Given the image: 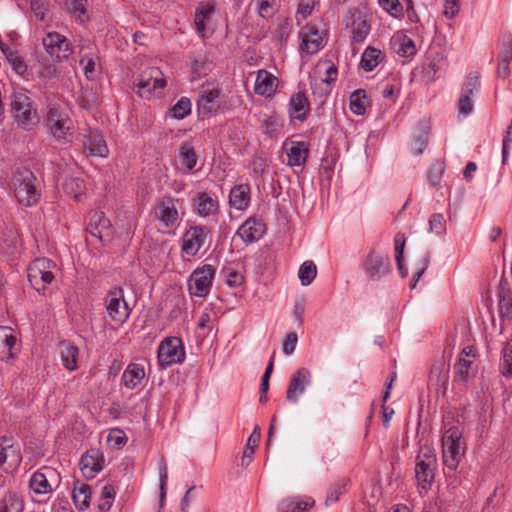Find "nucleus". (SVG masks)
Returning a JSON list of instances; mask_svg holds the SVG:
<instances>
[{
    "instance_id": "obj_1",
    "label": "nucleus",
    "mask_w": 512,
    "mask_h": 512,
    "mask_svg": "<svg viewBox=\"0 0 512 512\" xmlns=\"http://www.w3.org/2000/svg\"><path fill=\"white\" fill-rule=\"evenodd\" d=\"M150 217L163 233H170L181 222V201L171 194L157 197L151 208Z\"/></svg>"
},
{
    "instance_id": "obj_2",
    "label": "nucleus",
    "mask_w": 512,
    "mask_h": 512,
    "mask_svg": "<svg viewBox=\"0 0 512 512\" xmlns=\"http://www.w3.org/2000/svg\"><path fill=\"white\" fill-rule=\"evenodd\" d=\"M10 113L17 127L24 131H32L40 123L36 103L24 91H14L12 93Z\"/></svg>"
},
{
    "instance_id": "obj_3",
    "label": "nucleus",
    "mask_w": 512,
    "mask_h": 512,
    "mask_svg": "<svg viewBox=\"0 0 512 512\" xmlns=\"http://www.w3.org/2000/svg\"><path fill=\"white\" fill-rule=\"evenodd\" d=\"M36 177L26 168L17 169L11 178V187L19 204L31 207L40 200L41 194L35 185Z\"/></svg>"
},
{
    "instance_id": "obj_4",
    "label": "nucleus",
    "mask_w": 512,
    "mask_h": 512,
    "mask_svg": "<svg viewBox=\"0 0 512 512\" xmlns=\"http://www.w3.org/2000/svg\"><path fill=\"white\" fill-rule=\"evenodd\" d=\"M226 108V101L219 86L206 81L197 89V110L203 117H210Z\"/></svg>"
},
{
    "instance_id": "obj_5",
    "label": "nucleus",
    "mask_w": 512,
    "mask_h": 512,
    "mask_svg": "<svg viewBox=\"0 0 512 512\" xmlns=\"http://www.w3.org/2000/svg\"><path fill=\"white\" fill-rule=\"evenodd\" d=\"M46 125L52 136L60 143H69L73 137V121L57 104L47 106Z\"/></svg>"
},
{
    "instance_id": "obj_6",
    "label": "nucleus",
    "mask_w": 512,
    "mask_h": 512,
    "mask_svg": "<svg viewBox=\"0 0 512 512\" xmlns=\"http://www.w3.org/2000/svg\"><path fill=\"white\" fill-rule=\"evenodd\" d=\"M462 432L456 426L447 429L442 437V456L446 468L455 471L464 455Z\"/></svg>"
},
{
    "instance_id": "obj_7",
    "label": "nucleus",
    "mask_w": 512,
    "mask_h": 512,
    "mask_svg": "<svg viewBox=\"0 0 512 512\" xmlns=\"http://www.w3.org/2000/svg\"><path fill=\"white\" fill-rule=\"evenodd\" d=\"M56 263L48 258H36L27 268V277L30 285L39 293L45 294V290L55 278Z\"/></svg>"
},
{
    "instance_id": "obj_8",
    "label": "nucleus",
    "mask_w": 512,
    "mask_h": 512,
    "mask_svg": "<svg viewBox=\"0 0 512 512\" xmlns=\"http://www.w3.org/2000/svg\"><path fill=\"white\" fill-rule=\"evenodd\" d=\"M103 304L110 320L117 324H124L132 313V308L125 299L124 289L120 286L107 291Z\"/></svg>"
},
{
    "instance_id": "obj_9",
    "label": "nucleus",
    "mask_w": 512,
    "mask_h": 512,
    "mask_svg": "<svg viewBox=\"0 0 512 512\" xmlns=\"http://www.w3.org/2000/svg\"><path fill=\"white\" fill-rule=\"evenodd\" d=\"M436 467L437 458L432 449L425 448L417 455L415 462V479L419 489L428 491L431 488L435 479Z\"/></svg>"
},
{
    "instance_id": "obj_10",
    "label": "nucleus",
    "mask_w": 512,
    "mask_h": 512,
    "mask_svg": "<svg viewBox=\"0 0 512 512\" xmlns=\"http://www.w3.org/2000/svg\"><path fill=\"white\" fill-rule=\"evenodd\" d=\"M157 358L162 369L183 363L186 352L182 339L176 336L165 337L158 346Z\"/></svg>"
},
{
    "instance_id": "obj_11",
    "label": "nucleus",
    "mask_w": 512,
    "mask_h": 512,
    "mask_svg": "<svg viewBox=\"0 0 512 512\" xmlns=\"http://www.w3.org/2000/svg\"><path fill=\"white\" fill-rule=\"evenodd\" d=\"M215 273L216 269L211 264H204L196 268L188 281L190 294L200 298L206 297L211 290Z\"/></svg>"
},
{
    "instance_id": "obj_12",
    "label": "nucleus",
    "mask_w": 512,
    "mask_h": 512,
    "mask_svg": "<svg viewBox=\"0 0 512 512\" xmlns=\"http://www.w3.org/2000/svg\"><path fill=\"white\" fill-rule=\"evenodd\" d=\"M480 88V74L471 72L467 75L465 82L461 87L460 97L457 102L458 118H467L474 109L472 96L478 92Z\"/></svg>"
},
{
    "instance_id": "obj_13",
    "label": "nucleus",
    "mask_w": 512,
    "mask_h": 512,
    "mask_svg": "<svg viewBox=\"0 0 512 512\" xmlns=\"http://www.w3.org/2000/svg\"><path fill=\"white\" fill-rule=\"evenodd\" d=\"M362 270L373 281H378L390 273L389 256L371 249L362 261Z\"/></svg>"
},
{
    "instance_id": "obj_14",
    "label": "nucleus",
    "mask_w": 512,
    "mask_h": 512,
    "mask_svg": "<svg viewBox=\"0 0 512 512\" xmlns=\"http://www.w3.org/2000/svg\"><path fill=\"white\" fill-rule=\"evenodd\" d=\"M166 86L162 71L157 67H148L139 76L136 83V92L142 98H150L156 90H162Z\"/></svg>"
},
{
    "instance_id": "obj_15",
    "label": "nucleus",
    "mask_w": 512,
    "mask_h": 512,
    "mask_svg": "<svg viewBox=\"0 0 512 512\" xmlns=\"http://www.w3.org/2000/svg\"><path fill=\"white\" fill-rule=\"evenodd\" d=\"M299 38L301 52L307 55H314L324 47V31L318 27L317 23L310 22L302 27Z\"/></svg>"
},
{
    "instance_id": "obj_16",
    "label": "nucleus",
    "mask_w": 512,
    "mask_h": 512,
    "mask_svg": "<svg viewBox=\"0 0 512 512\" xmlns=\"http://www.w3.org/2000/svg\"><path fill=\"white\" fill-rule=\"evenodd\" d=\"M42 44L46 52L58 62L68 59L73 52L70 41L58 32H48Z\"/></svg>"
},
{
    "instance_id": "obj_17",
    "label": "nucleus",
    "mask_w": 512,
    "mask_h": 512,
    "mask_svg": "<svg viewBox=\"0 0 512 512\" xmlns=\"http://www.w3.org/2000/svg\"><path fill=\"white\" fill-rule=\"evenodd\" d=\"M210 231L205 226H192L185 231L182 237L181 251L188 256H195L205 246Z\"/></svg>"
},
{
    "instance_id": "obj_18",
    "label": "nucleus",
    "mask_w": 512,
    "mask_h": 512,
    "mask_svg": "<svg viewBox=\"0 0 512 512\" xmlns=\"http://www.w3.org/2000/svg\"><path fill=\"white\" fill-rule=\"evenodd\" d=\"M266 233V224L261 217L250 216L237 229L238 235L246 244L259 241Z\"/></svg>"
},
{
    "instance_id": "obj_19",
    "label": "nucleus",
    "mask_w": 512,
    "mask_h": 512,
    "mask_svg": "<svg viewBox=\"0 0 512 512\" xmlns=\"http://www.w3.org/2000/svg\"><path fill=\"white\" fill-rule=\"evenodd\" d=\"M83 148L90 156L106 158L109 155V149L104 135L97 129L89 128L83 134Z\"/></svg>"
},
{
    "instance_id": "obj_20",
    "label": "nucleus",
    "mask_w": 512,
    "mask_h": 512,
    "mask_svg": "<svg viewBox=\"0 0 512 512\" xmlns=\"http://www.w3.org/2000/svg\"><path fill=\"white\" fill-rule=\"evenodd\" d=\"M20 352V341L14 330L8 326H0V360L7 362L14 359Z\"/></svg>"
},
{
    "instance_id": "obj_21",
    "label": "nucleus",
    "mask_w": 512,
    "mask_h": 512,
    "mask_svg": "<svg viewBox=\"0 0 512 512\" xmlns=\"http://www.w3.org/2000/svg\"><path fill=\"white\" fill-rule=\"evenodd\" d=\"M311 383V372L307 368H300L292 374L287 391L286 398L288 401L296 403L299 396L302 395L306 387Z\"/></svg>"
},
{
    "instance_id": "obj_22",
    "label": "nucleus",
    "mask_w": 512,
    "mask_h": 512,
    "mask_svg": "<svg viewBox=\"0 0 512 512\" xmlns=\"http://www.w3.org/2000/svg\"><path fill=\"white\" fill-rule=\"evenodd\" d=\"M104 461V455L99 449H89L80 458V470L86 478H93L103 469Z\"/></svg>"
},
{
    "instance_id": "obj_23",
    "label": "nucleus",
    "mask_w": 512,
    "mask_h": 512,
    "mask_svg": "<svg viewBox=\"0 0 512 512\" xmlns=\"http://www.w3.org/2000/svg\"><path fill=\"white\" fill-rule=\"evenodd\" d=\"M56 471L51 468H44L35 471L29 479V488L37 495H45L53 492L52 478Z\"/></svg>"
},
{
    "instance_id": "obj_24",
    "label": "nucleus",
    "mask_w": 512,
    "mask_h": 512,
    "mask_svg": "<svg viewBox=\"0 0 512 512\" xmlns=\"http://www.w3.org/2000/svg\"><path fill=\"white\" fill-rule=\"evenodd\" d=\"M196 213L205 219H215L220 210L219 201L208 192H198L193 199Z\"/></svg>"
},
{
    "instance_id": "obj_25",
    "label": "nucleus",
    "mask_w": 512,
    "mask_h": 512,
    "mask_svg": "<svg viewBox=\"0 0 512 512\" xmlns=\"http://www.w3.org/2000/svg\"><path fill=\"white\" fill-rule=\"evenodd\" d=\"M146 378L144 365L137 362L129 363L121 376V384L128 390L140 387Z\"/></svg>"
},
{
    "instance_id": "obj_26",
    "label": "nucleus",
    "mask_w": 512,
    "mask_h": 512,
    "mask_svg": "<svg viewBox=\"0 0 512 512\" xmlns=\"http://www.w3.org/2000/svg\"><path fill=\"white\" fill-rule=\"evenodd\" d=\"M453 381L462 386H467L477 374V366L474 360L457 358L453 366Z\"/></svg>"
},
{
    "instance_id": "obj_27",
    "label": "nucleus",
    "mask_w": 512,
    "mask_h": 512,
    "mask_svg": "<svg viewBox=\"0 0 512 512\" xmlns=\"http://www.w3.org/2000/svg\"><path fill=\"white\" fill-rule=\"evenodd\" d=\"M310 110V103L305 92L294 93L288 103V113L291 119L303 122Z\"/></svg>"
},
{
    "instance_id": "obj_28",
    "label": "nucleus",
    "mask_w": 512,
    "mask_h": 512,
    "mask_svg": "<svg viewBox=\"0 0 512 512\" xmlns=\"http://www.w3.org/2000/svg\"><path fill=\"white\" fill-rule=\"evenodd\" d=\"M251 202V191L248 184L234 185L229 194L230 207L238 210L245 211Z\"/></svg>"
},
{
    "instance_id": "obj_29",
    "label": "nucleus",
    "mask_w": 512,
    "mask_h": 512,
    "mask_svg": "<svg viewBox=\"0 0 512 512\" xmlns=\"http://www.w3.org/2000/svg\"><path fill=\"white\" fill-rule=\"evenodd\" d=\"M278 79L266 70H259L256 76L254 91L256 94L270 97L277 89Z\"/></svg>"
},
{
    "instance_id": "obj_30",
    "label": "nucleus",
    "mask_w": 512,
    "mask_h": 512,
    "mask_svg": "<svg viewBox=\"0 0 512 512\" xmlns=\"http://www.w3.org/2000/svg\"><path fill=\"white\" fill-rule=\"evenodd\" d=\"M315 505V500L308 496L289 497L278 505V512H307Z\"/></svg>"
},
{
    "instance_id": "obj_31",
    "label": "nucleus",
    "mask_w": 512,
    "mask_h": 512,
    "mask_svg": "<svg viewBox=\"0 0 512 512\" xmlns=\"http://www.w3.org/2000/svg\"><path fill=\"white\" fill-rule=\"evenodd\" d=\"M391 45L394 52L403 58L413 57L417 52L413 39L404 33H396L391 39Z\"/></svg>"
},
{
    "instance_id": "obj_32",
    "label": "nucleus",
    "mask_w": 512,
    "mask_h": 512,
    "mask_svg": "<svg viewBox=\"0 0 512 512\" xmlns=\"http://www.w3.org/2000/svg\"><path fill=\"white\" fill-rule=\"evenodd\" d=\"M286 154L289 166H303L306 163L309 148L304 141H292L290 147L286 148Z\"/></svg>"
},
{
    "instance_id": "obj_33",
    "label": "nucleus",
    "mask_w": 512,
    "mask_h": 512,
    "mask_svg": "<svg viewBox=\"0 0 512 512\" xmlns=\"http://www.w3.org/2000/svg\"><path fill=\"white\" fill-rule=\"evenodd\" d=\"M429 383L436 387L437 393L446 392L449 384V368L443 362L432 366Z\"/></svg>"
},
{
    "instance_id": "obj_34",
    "label": "nucleus",
    "mask_w": 512,
    "mask_h": 512,
    "mask_svg": "<svg viewBox=\"0 0 512 512\" xmlns=\"http://www.w3.org/2000/svg\"><path fill=\"white\" fill-rule=\"evenodd\" d=\"M22 462V454L19 446H7L0 448V468L8 472L10 469L18 467Z\"/></svg>"
},
{
    "instance_id": "obj_35",
    "label": "nucleus",
    "mask_w": 512,
    "mask_h": 512,
    "mask_svg": "<svg viewBox=\"0 0 512 512\" xmlns=\"http://www.w3.org/2000/svg\"><path fill=\"white\" fill-rule=\"evenodd\" d=\"M91 487L81 481H76L72 490V499L79 511H85L90 506Z\"/></svg>"
},
{
    "instance_id": "obj_36",
    "label": "nucleus",
    "mask_w": 512,
    "mask_h": 512,
    "mask_svg": "<svg viewBox=\"0 0 512 512\" xmlns=\"http://www.w3.org/2000/svg\"><path fill=\"white\" fill-rule=\"evenodd\" d=\"M3 53L12 69L24 80H29L31 72L29 71L24 58L16 50L11 48L3 49Z\"/></svg>"
},
{
    "instance_id": "obj_37",
    "label": "nucleus",
    "mask_w": 512,
    "mask_h": 512,
    "mask_svg": "<svg viewBox=\"0 0 512 512\" xmlns=\"http://www.w3.org/2000/svg\"><path fill=\"white\" fill-rule=\"evenodd\" d=\"M213 12L214 6L209 2L200 3L195 10L194 23L201 37L205 36L206 21L210 19Z\"/></svg>"
},
{
    "instance_id": "obj_38",
    "label": "nucleus",
    "mask_w": 512,
    "mask_h": 512,
    "mask_svg": "<svg viewBox=\"0 0 512 512\" xmlns=\"http://www.w3.org/2000/svg\"><path fill=\"white\" fill-rule=\"evenodd\" d=\"M110 220L105 216L104 212H94L87 227V231L94 237L102 238L103 233L110 228Z\"/></svg>"
},
{
    "instance_id": "obj_39",
    "label": "nucleus",
    "mask_w": 512,
    "mask_h": 512,
    "mask_svg": "<svg viewBox=\"0 0 512 512\" xmlns=\"http://www.w3.org/2000/svg\"><path fill=\"white\" fill-rule=\"evenodd\" d=\"M384 60V54L381 50L368 46L360 61L361 68L366 72L373 71Z\"/></svg>"
},
{
    "instance_id": "obj_40",
    "label": "nucleus",
    "mask_w": 512,
    "mask_h": 512,
    "mask_svg": "<svg viewBox=\"0 0 512 512\" xmlns=\"http://www.w3.org/2000/svg\"><path fill=\"white\" fill-rule=\"evenodd\" d=\"M352 43H362L370 33V25L359 13L352 15Z\"/></svg>"
},
{
    "instance_id": "obj_41",
    "label": "nucleus",
    "mask_w": 512,
    "mask_h": 512,
    "mask_svg": "<svg viewBox=\"0 0 512 512\" xmlns=\"http://www.w3.org/2000/svg\"><path fill=\"white\" fill-rule=\"evenodd\" d=\"M24 501L17 491H8L4 494L0 503V512H23Z\"/></svg>"
},
{
    "instance_id": "obj_42",
    "label": "nucleus",
    "mask_w": 512,
    "mask_h": 512,
    "mask_svg": "<svg viewBox=\"0 0 512 512\" xmlns=\"http://www.w3.org/2000/svg\"><path fill=\"white\" fill-rule=\"evenodd\" d=\"M79 350L73 344L64 343L62 345V349L60 352V358L62 365L69 371H74L77 369V360H78Z\"/></svg>"
},
{
    "instance_id": "obj_43",
    "label": "nucleus",
    "mask_w": 512,
    "mask_h": 512,
    "mask_svg": "<svg viewBox=\"0 0 512 512\" xmlns=\"http://www.w3.org/2000/svg\"><path fill=\"white\" fill-rule=\"evenodd\" d=\"M221 276L224 282L232 288L240 287L244 283L243 274L231 264L221 269Z\"/></svg>"
},
{
    "instance_id": "obj_44",
    "label": "nucleus",
    "mask_w": 512,
    "mask_h": 512,
    "mask_svg": "<svg viewBox=\"0 0 512 512\" xmlns=\"http://www.w3.org/2000/svg\"><path fill=\"white\" fill-rule=\"evenodd\" d=\"M499 311L502 318L507 320L512 318V291L503 286L499 292Z\"/></svg>"
},
{
    "instance_id": "obj_45",
    "label": "nucleus",
    "mask_w": 512,
    "mask_h": 512,
    "mask_svg": "<svg viewBox=\"0 0 512 512\" xmlns=\"http://www.w3.org/2000/svg\"><path fill=\"white\" fill-rule=\"evenodd\" d=\"M250 5L254 6L258 15L266 20L277 11V0H252Z\"/></svg>"
},
{
    "instance_id": "obj_46",
    "label": "nucleus",
    "mask_w": 512,
    "mask_h": 512,
    "mask_svg": "<svg viewBox=\"0 0 512 512\" xmlns=\"http://www.w3.org/2000/svg\"><path fill=\"white\" fill-rule=\"evenodd\" d=\"M63 190L68 196L78 199L85 191V183L79 177H70L63 183Z\"/></svg>"
},
{
    "instance_id": "obj_47",
    "label": "nucleus",
    "mask_w": 512,
    "mask_h": 512,
    "mask_svg": "<svg viewBox=\"0 0 512 512\" xmlns=\"http://www.w3.org/2000/svg\"><path fill=\"white\" fill-rule=\"evenodd\" d=\"M97 59L95 55H83L80 59V66L88 80H95L97 78L99 67Z\"/></svg>"
},
{
    "instance_id": "obj_48",
    "label": "nucleus",
    "mask_w": 512,
    "mask_h": 512,
    "mask_svg": "<svg viewBox=\"0 0 512 512\" xmlns=\"http://www.w3.org/2000/svg\"><path fill=\"white\" fill-rule=\"evenodd\" d=\"M317 267L313 261L303 262L298 271V277L303 286H308L316 278Z\"/></svg>"
},
{
    "instance_id": "obj_49",
    "label": "nucleus",
    "mask_w": 512,
    "mask_h": 512,
    "mask_svg": "<svg viewBox=\"0 0 512 512\" xmlns=\"http://www.w3.org/2000/svg\"><path fill=\"white\" fill-rule=\"evenodd\" d=\"M366 94L364 90H356L350 96V110L355 115H364L366 112Z\"/></svg>"
},
{
    "instance_id": "obj_50",
    "label": "nucleus",
    "mask_w": 512,
    "mask_h": 512,
    "mask_svg": "<svg viewBox=\"0 0 512 512\" xmlns=\"http://www.w3.org/2000/svg\"><path fill=\"white\" fill-rule=\"evenodd\" d=\"M500 369L505 377H512V337L506 341L502 348Z\"/></svg>"
},
{
    "instance_id": "obj_51",
    "label": "nucleus",
    "mask_w": 512,
    "mask_h": 512,
    "mask_svg": "<svg viewBox=\"0 0 512 512\" xmlns=\"http://www.w3.org/2000/svg\"><path fill=\"white\" fill-rule=\"evenodd\" d=\"M349 485L350 480L348 478H341L334 483L327 492L326 504L329 505L338 501Z\"/></svg>"
},
{
    "instance_id": "obj_52",
    "label": "nucleus",
    "mask_w": 512,
    "mask_h": 512,
    "mask_svg": "<svg viewBox=\"0 0 512 512\" xmlns=\"http://www.w3.org/2000/svg\"><path fill=\"white\" fill-rule=\"evenodd\" d=\"M179 157L182 165H184L188 170H192L197 164V154L194 148L188 143L181 145Z\"/></svg>"
},
{
    "instance_id": "obj_53",
    "label": "nucleus",
    "mask_w": 512,
    "mask_h": 512,
    "mask_svg": "<svg viewBox=\"0 0 512 512\" xmlns=\"http://www.w3.org/2000/svg\"><path fill=\"white\" fill-rule=\"evenodd\" d=\"M116 495V491L111 484H106L101 490L98 500V508L103 512H107L112 507Z\"/></svg>"
},
{
    "instance_id": "obj_54",
    "label": "nucleus",
    "mask_w": 512,
    "mask_h": 512,
    "mask_svg": "<svg viewBox=\"0 0 512 512\" xmlns=\"http://www.w3.org/2000/svg\"><path fill=\"white\" fill-rule=\"evenodd\" d=\"M261 433L260 429L258 427H255L254 431L251 433V435L248 438L243 457H242V464L248 465L250 461L252 460L254 449L258 445V442L260 440Z\"/></svg>"
},
{
    "instance_id": "obj_55",
    "label": "nucleus",
    "mask_w": 512,
    "mask_h": 512,
    "mask_svg": "<svg viewBox=\"0 0 512 512\" xmlns=\"http://www.w3.org/2000/svg\"><path fill=\"white\" fill-rule=\"evenodd\" d=\"M338 69L334 64H330L325 71V77L321 79V84L324 85L322 95L328 96L332 91V83L337 80Z\"/></svg>"
},
{
    "instance_id": "obj_56",
    "label": "nucleus",
    "mask_w": 512,
    "mask_h": 512,
    "mask_svg": "<svg viewBox=\"0 0 512 512\" xmlns=\"http://www.w3.org/2000/svg\"><path fill=\"white\" fill-rule=\"evenodd\" d=\"M429 232L438 236L446 233V221L441 213H434L429 219Z\"/></svg>"
},
{
    "instance_id": "obj_57",
    "label": "nucleus",
    "mask_w": 512,
    "mask_h": 512,
    "mask_svg": "<svg viewBox=\"0 0 512 512\" xmlns=\"http://www.w3.org/2000/svg\"><path fill=\"white\" fill-rule=\"evenodd\" d=\"M431 254L429 251H426L420 259V262L416 268V271L413 274V277L410 281V288L414 289L416 287L417 282L422 277L424 272L427 270L430 264Z\"/></svg>"
},
{
    "instance_id": "obj_58",
    "label": "nucleus",
    "mask_w": 512,
    "mask_h": 512,
    "mask_svg": "<svg viewBox=\"0 0 512 512\" xmlns=\"http://www.w3.org/2000/svg\"><path fill=\"white\" fill-rule=\"evenodd\" d=\"M444 171L445 166L442 162H435L430 166L427 172V179L433 187L440 184Z\"/></svg>"
},
{
    "instance_id": "obj_59",
    "label": "nucleus",
    "mask_w": 512,
    "mask_h": 512,
    "mask_svg": "<svg viewBox=\"0 0 512 512\" xmlns=\"http://www.w3.org/2000/svg\"><path fill=\"white\" fill-rule=\"evenodd\" d=\"M39 76L46 80L51 81L55 80L60 75V70L55 64L48 62H41L38 69Z\"/></svg>"
},
{
    "instance_id": "obj_60",
    "label": "nucleus",
    "mask_w": 512,
    "mask_h": 512,
    "mask_svg": "<svg viewBox=\"0 0 512 512\" xmlns=\"http://www.w3.org/2000/svg\"><path fill=\"white\" fill-rule=\"evenodd\" d=\"M191 101L187 97H181L173 106L172 111L176 119H183L191 113Z\"/></svg>"
},
{
    "instance_id": "obj_61",
    "label": "nucleus",
    "mask_w": 512,
    "mask_h": 512,
    "mask_svg": "<svg viewBox=\"0 0 512 512\" xmlns=\"http://www.w3.org/2000/svg\"><path fill=\"white\" fill-rule=\"evenodd\" d=\"M380 6L392 17L400 18L403 16V6L399 0H378Z\"/></svg>"
},
{
    "instance_id": "obj_62",
    "label": "nucleus",
    "mask_w": 512,
    "mask_h": 512,
    "mask_svg": "<svg viewBox=\"0 0 512 512\" xmlns=\"http://www.w3.org/2000/svg\"><path fill=\"white\" fill-rule=\"evenodd\" d=\"M159 482H160V506L163 507L166 498V487L168 480L167 466L164 460H162L158 467Z\"/></svg>"
},
{
    "instance_id": "obj_63",
    "label": "nucleus",
    "mask_w": 512,
    "mask_h": 512,
    "mask_svg": "<svg viewBox=\"0 0 512 512\" xmlns=\"http://www.w3.org/2000/svg\"><path fill=\"white\" fill-rule=\"evenodd\" d=\"M86 6L87 0H70L68 10L70 13L77 15L81 21H84Z\"/></svg>"
},
{
    "instance_id": "obj_64",
    "label": "nucleus",
    "mask_w": 512,
    "mask_h": 512,
    "mask_svg": "<svg viewBox=\"0 0 512 512\" xmlns=\"http://www.w3.org/2000/svg\"><path fill=\"white\" fill-rule=\"evenodd\" d=\"M512 60V39L507 37L503 40L501 51L498 55V61L510 62Z\"/></svg>"
}]
</instances>
